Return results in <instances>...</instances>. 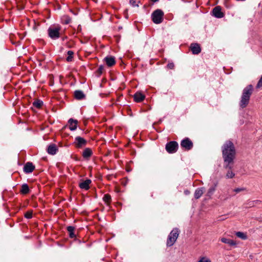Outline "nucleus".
I'll list each match as a JSON object with an SVG mask.
<instances>
[{
	"mask_svg": "<svg viewBox=\"0 0 262 262\" xmlns=\"http://www.w3.org/2000/svg\"><path fill=\"white\" fill-rule=\"evenodd\" d=\"M222 155L225 163V168H231L230 164L233 163L235 157L236 150L233 143L231 141H227L222 147Z\"/></svg>",
	"mask_w": 262,
	"mask_h": 262,
	"instance_id": "1",
	"label": "nucleus"
},
{
	"mask_svg": "<svg viewBox=\"0 0 262 262\" xmlns=\"http://www.w3.org/2000/svg\"><path fill=\"white\" fill-rule=\"evenodd\" d=\"M254 91L253 86L251 84L248 85L242 91L239 105L241 108H245L249 104L250 98Z\"/></svg>",
	"mask_w": 262,
	"mask_h": 262,
	"instance_id": "2",
	"label": "nucleus"
},
{
	"mask_svg": "<svg viewBox=\"0 0 262 262\" xmlns=\"http://www.w3.org/2000/svg\"><path fill=\"white\" fill-rule=\"evenodd\" d=\"M179 230L178 228H174L170 233L167 240V246H171L176 242L179 235Z\"/></svg>",
	"mask_w": 262,
	"mask_h": 262,
	"instance_id": "3",
	"label": "nucleus"
},
{
	"mask_svg": "<svg viewBox=\"0 0 262 262\" xmlns=\"http://www.w3.org/2000/svg\"><path fill=\"white\" fill-rule=\"evenodd\" d=\"M164 12L160 9H157L151 14L152 20L155 24H159L163 20Z\"/></svg>",
	"mask_w": 262,
	"mask_h": 262,
	"instance_id": "4",
	"label": "nucleus"
},
{
	"mask_svg": "<svg viewBox=\"0 0 262 262\" xmlns=\"http://www.w3.org/2000/svg\"><path fill=\"white\" fill-rule=\"evenodd\" d=\"M60 30L61 27L58 26L50 27L48 30L49 37L53 39L58 38L60 36L59 31Z\"/></svg>",
	"mask_w": 262,
	"mask_h": 262,
	"instance_id": "5",
	"label": "nucleus"
},
{
	"mask_svg": "<svg viewBox=\"0 0 262 262\" xmlns=\"http://www.w3.org/2000/svg\"><path fill=\"white\" fill-rule=\"evenodd\" d=\"M166 149L169 153L176 152L178 148V144L176 141H170L166 145Z\"/></svg>",
	"mask_w": 262,
	"mask_h": 262,
	"instance_id": "6",
	"label": "nucleus"
},
{
	"mask_svg": "<svg viewBox=\"0 0 262 262\" xmlns=\"http://www.w3.org/2000/svg\"><path fill=\"white\" fill-rule=\"evenodd\" d=\"M86 141L80 137H76L75 139L74 144L77 148H81L86 144Z\"/></svg>",
	"mask_w": 262,
	"mask_h": 262,
	"instance_id": "7",
	"label": "nucleus"
},
{
	"mask_svg": "<svg viewBox=\"0 0 262 262\" xmlns=\"http://www.w3.org/2000/svg\"><path fill=\"white\" fill-rule=\"evenodd\" d=\"M181 146L186 150L190 149L193 146V143L188 138H185L181 142Z\"/></svg>",
	"mask_w": 262,
	"mask_h": 262,
	"instance_id": "8",
	"label": "nucleus"
},
{
	"mask_svg": "<svg viewBox=\"0 0 262 262\" xmlns=\"http://www.w3.org/2000/svg\"><path fill=\"white\" fill-rule=\"evenodd\" d=\"M92 181L90 179H86V180H81L79 184V186L81 189L84 190H88L90 188V184Z\"/></svg>",
	"mask_w": 262,
	"mask_h": 262,
	"instance_id": "9",
	"label": "nucleus"
},
{
	"mask_svg": "<svg viewBox=\"0 0 262 262\" xmlns=\"http://www.w3.org/2000/svg\"><path fill=\"white\" fill-rule=\"evenodd\" d=\"M213 15L216 18H222L224 17V14L221 11V8L220 6L215 7L212 11Z\"/></svg>",
	"mask_w": 262,
	"mask_h": 262,
	"instance_id": "10",
	"label": "nucleus"
},
{
	"mask_svg": "<svg viewBox=\"0 0 262 262\" xmlns=\"http://www.w3.org/2000/svg\"><path fill=\"white\" fill-rule=\"evenodd\" d=\"M191 50L193 54H198L201 52V48L198 43H191L190 45Z\"/></svg>",
	"mask_w": 262,
	"mask_h": 262,
	"instance_id": "11",
	"label": "nucleus"
},
{
	"mask_svg": "<svg viewBox=\"0 0 262 262\" xmlns=\"http://www.w3.org/2000/svg\"><path fill=\"white\" fill-rule=\"evenodd\" d=\"M35 167L32 163L28 162L26 164L24 167V170L26 173H30L33 171Z\"/></svg>",
	"mask_w": 262,
	"mask_h": 262,
	"instance_id": "12",
	"label": "nucleus"
},
{
	"mask_svg": "<svg viewBox=\"0 0 262 262\" xmlns=\"http://www.w3.org/2000/svg\"><path fill=\"white\" fill-rule=\"evenodd\" d=\"M145 95L141 92H137L134 95V100L137 102H141L145 99Z\"/></svg>",
	"mask_w": 262,
	"mask_h": 262,
	"instance_id": "13",
	"label": "nucleus"
},
{
	"mask_svg": "<svg viewBox=\"0 0 262 262\" xmlns=\"http://www.w3.org/2000/svg\"><path fill=\"white\" fill-rule=\"evenodd\" d=\"M104 60H105L106 64L108 67H111V66H113L114 64H115V63L116 62H115V58L114 57H112V56L106 57L104 58Z\"/></svg>",
	"mask_w": 262,
	"mask_h": 262,
	"instance_id": "14",
	"label": "nucleus"
},
{
	"mask_svg": "<svg viewBox=\"0 0 262 262\" xmlns=\"http://www.w3.org/2000/svg\"><path fill=\"white\" fill-rule=\"evenodd\" d=\"M78 121L76 120L70 119L69 120V128L71 130H75L77 128Z\"/></svg>",
	"mask_w": 262,
	"mask_h": 262,
	"instance_id": "15",
	"label": "nucleus"
},
{
	"mask_svg": "<svg viewBox=\"0 0 262 262\" xmlns=\"http://www.w3.org/2000/svg\"><path fill=\"white\" fill-rule=\"evenodd\" d=\"M57 148L54 144H51L48 147L47 151L50 155H55L56 153Z\"/></svg>",
	"mask_w": 262,
	"mask_h": 262,
	"instance_id": "16",
	"label": "nucleus"
},
{
	"mask_svg": "<svg viewBox=\"0 0 262 262\" xmlns=\"http://www.w3.org/2000/svg\"><path fill=\"white\" fill-rule=\"evenodd\" d=\"M204 191V188H199L196 189L194 192V197L195 199H199L203 194Z\"/></svg>",
	"mask_w": 262,
	"mask_h": 262,
	"instance_id": "17",
	"label": "nucleus"
},
{
	"mask_svg": "<svg viewBox=\"0 0 262 262\" xmlns=\"http://www.w3.org/2000/svg\"><path fill=\"white\" fill-rule=\"evenodd\" d=\"M220 240L222 242L228 244L230 246H235L236 245V242L235 241L229 238L222 237Z\"/></svg>",
	"mask_w": 262,
	"mask_h": 262,
	"instance_id": "18",
	"label": "nucleus"
},
{
	"mask_svg": "<svg viewBox=\"0 0 262 262\" xmlns=\"http://www.w3.org/2000/svg\"><path fill=\"white\" fill-rule=\"evenodd\" d=\"M74 96L76 99L81 100L84 98L85 95L81 91L77 90L75 91Z\"/></svg>",
	"mask_w": 262,
	"mask_h": 262,
	"instance_id": "19",
	"label": "nucleus"
},
{
	"mask_svg": "<svg viewBox=\"0 0 262 262\" xmlns=\"http://www.w3.org/2000/svg\"><path fill=\"white\" fill-rule=\"evenodd\" d=\"M92 155V151L89 148H85L83 150V153H82V156H83V158H86V159L90 158Z\"/></svg>",
	"mask_w": 262,
	"mask_h": 262,
	"instance_id": "20",
	"label": "nucleus"
},
{
	"mask_svg": "<svg viewBox=\"0 0 262 262\" xmlns=\"http://www.w3.org/2000/svg\"><path fill=\"white\" fill-rule=\"evenodd\" d=\"M227 169V168H226ZM228 170L226 174V178L227 179H232L235 176L234 173L232 170V166L231 168H228Z\"/></svg>",
	"mask_w": 262,
	"mask_h": 262,
	"instance_id": "21",
	"label": "nucleus"
},
{
	"mask_svg": "<svg viewBox=\"0 0 262 262\" xmlns=\"http://www.w3.org/2000/svg\"><path fill=\"white\" fill-rule=\"evenodd\" d=\"M20 191L23 194H27V193H28L29 192V187H28V185L26 184H24L21 186V189Z\"/></svg>",
	"mask_w": 262,
	"mask_h": 262,
	"instance_id": "22",
	"label": "nucleus"
},
{
	"mask_svg": "<svg viewBox=\"0 0 262 262\" xmlns=\"http://www.w3.org/2000/svg\"><path fill=\"white\" fill-rule=\"evenodd\" d=\"M67 230L69 233V235L70 237L73 238L75 236L74 233V227L72 226H69L67 227Z\"/></svg>",
	"mask_w": 262,
	"mask_h": 262,
	"instance_id": "23",
	"label": "nucleus"
},
{
	"mask_svg": "<svg viewBox=\"0 0 262 262\" xmlns=\"http://www.w3.org/2000/svg\"><path fill=\"white\" fill-rule=\"evenodd\" d=\"M235 235L239 238L242 239H246L247 238V235L242 232H237Z\"/></svg>",
	"mask_w": 262,
	"mask_h": 262,
	"instance_id": "24",
	"label": "nucleus"
},
{
	"mask_svg": "<svg viewBox=\"0 0 262 262\" xmlns=\"http://www.w3.org/2000/svg\"><path fill=\"white\" fill-rule=\"evenodd\" d=\"M42 104H43L42 101L41 100H37L35 101L33 103V106L38 108H40L41 107V106L42 105Z\"/></svg>",
	"mask_w": 262,
	"mask_h": 262,
	"instance_id": "25",
	"label": "nucleus"
},
{
	"mask_svg": "<svg viewBox=\"0 0 262 262\" xmlns=\"http://www.w3.org/2000/svg\"><path fill=\"white\" fill-rule=\"evenodd\" d=\"M68 57L66 58L67 61H71L73 58L74 52L72 51H69L67 53Z\"/></svg>",
	"mask_w": 262,
	"mask_h": 262,
	"instance_id": "26",
	"label": "nucleus"
},
{
	"mask_svg": "<svg viewBox=\"0 0 262 262\" xmlns=\"http://www.w3.org/2000/svg\"><path fill=\"white\" fill-rule=\"evenodd\" d=\"M216 185H214V186H211L208 190V195H212L213 192L215 191L216 189Z\"/></svg>",
	"mask_w": 262,
	"mask_h": 262,
	"instance_id": "27",
	"label": "nucleus"
},
{
	"mask_svg": "<svg viewBox=\"0 0 262 262\" xmlns=\"http://www.w3.org/2000/svg\"><path fill=\"white\" fill-rule=\"evenodd\" d=\"M111 197L110 195L108 194H105L104 197H103V200L106 202V203H109L110 201H111Z\"/></svg>",
	"mask_w": 262,
	"mask_h": 262,
	"instance_id": "28",
	"label": "nucleus"
},
{
	"mask_svg": "<svg viewBox=\"0 0 262 262\" xmlns=\"http://www.w3.org/2000/svg\"><path fill=\"white\" fill-rule=\"evenodd\" d=\"M198 262H211V261L208 258L203 257L200 258Z\"/></svg>",
	"mask_w": 262,
	"mask_h": 262,
	"instance_id": "29",
	"label": "nucleus"
},
{
	"mask_svg": "<svg viewBox=\"0 0 262 262\" xmlns=\"http://www.w3.org/2000/svg\"><path fill=\"white\" fill-rule=\"evenodd\" d=\"M245 189L244 188H237L233 190V191H234L236 193H239L241 191H244Z\"/></svg>",
	"mask_w": 262,
	"mask_h": 262,
	"instance_id": "30",
	"label": "nucleus"
},
{
	"mask_svg": "<svg viewBox=\"0 0 262 262\" xmlns=\"http://www.w3.org/2000/svg\"><path fill=\"white\" fill-rule=\"evenodd\" d=\"M25 216L27 219H31L32 217V213L31 212H27L25 213Z\"/></svg>",
	"mask_w": 262,
	"mask_h": 262,
	"instance_id": "31",
	"label": "nucleus"
},
{
	"mask_svg": "<svg viewBox=\"0 0 262 262\" xmlns=\"http://www.w3.org/2000/svg\"><path fill=\"white\" fill-rule=\"evenodd\" d=\"M129 3L133 7H138V5L136 4V0H130Z\"/></svg>",
	"mask_w": 262,
	"mask_h": 262,
	"instance_id": "32",
	"label": "nucleus"
},
{
	"mask_svg": "<svg viewBox=\"0 0 262 262\" xmlns=\"http://www.w3.org/2000/svg\"><path fill=\"white\" fill-rule=\"evenodd\" d=\"M257 88H260L261 86H262V75H261V77L260 78V79L259 80L257 84Z\"/></svg>",
	"mask_w": 262,
	"mask_h": 262,
	"instance_id": "33",
	"label": "nucleus"
},
{
	"mask_svg": "<svg viewBox=\"0 0 262 262\" xmlns=\"http://www.w3.org/2000/svg\"><path fill=\"white\" fill-rule=\"evenodd\" d=\"M174 67V63L171 62V63H169L168 64H167V67L170 69H173Z\"/></svg>",
	"mask_w": 262,
	"mask_h": 262,
	"instance_id": "34",
	"label": "nucleus"
},
{
	"mask_svg": "<svg viewBox=\"0 0 262 262\" xmlns=\"http://www.w3.org/2000/svg\"><path fill=\"white\" fill-rule=\"evenodd\" d=\"M185 193L186 194H187V193H188V192H187V191H185Z\"/></svg>",
	"mask_w": 262,
	"mask_h": 262,
	"instance_id": "35",
	"label": "nucleus"
},
{
	"mask_svg": "<svg viewBox=\"0 0 262 262\" xmlns=\"http://www.w3.org/2000/svg\"><path fill=\"white\" fill-rule=\"evenodd\" d=\"M185 193L186 194H187V193H188V192H187V191H185Z\"/></svg>",
	"mask_w": 262,
	"mask_h": 262,
	"instance_id": "36",
	"label": "nucleus"
}]
</instances>
